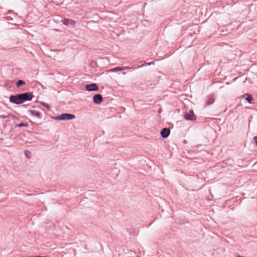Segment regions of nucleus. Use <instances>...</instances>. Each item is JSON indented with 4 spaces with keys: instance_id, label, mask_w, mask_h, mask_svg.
Masks as SVG:
<instances>
[{
    "instance_id": "nucleus-15",
    "label": "nucleus",
    "mask_w": 257,
    "mask_h": 257,
    "mask_svg": "<svg viewBox=\"0 0 257 257\" xmlns=\"http://www.w3.org/2000/svg\"><path fill=\"white\" fill-rule=\"evenodd\" d=\"M41 104L43 106L46 107L48 109H50V106H49V105L48 104H47V103H46L45 102H42Z\"/></svg>"
},
{
    "instance_id": "nucleus-17",
    "label": "nucleus",
    "mask_w": 257,
    "mask_h": 257,
    "mask_svg": "<svg viewBox=\"0 0 257 257\" xmlns=\"http://www.w3.org/2000/svg\"><path fill=\"white\" fill-rule=\"evenodd\" d=\"M253 140L254 141L255 144L257 146V137H254Z\"/></svg>"
},
{
    "instance_id": "nucleus-9",
    "label": "nucleus",
    "mask_w": 257,
    "mask_h": 257,
    "mask_svg": "<svg viewBox=\"0 0 257 257\" xmlns=\"http://www.w3.org/2000/svg\"><path fill=\"white\" fill-rule=\"evenodd\" d=\"M30 112L32 115L35 116L38 118H40L41 116V113L37 110H31L30 111Z\"/></svg>"
},
{
    "instance_id": "nucleus-18",
    "label": "nucleus",
    "mask_w": 257,
    "mask_h": 257,
    "mask_svg": "<svg viewBox=\"0 0 257 257\" xmlns=\"http://www.w3.org/2000/svg\"><path fill=\"white\" fill-rule=\"evenodd\" d=\"M28 257H47V256H43L38 255V256H29Z\"/></svg>"
},
{
    "instance_id": "nucleus-11",
    "label": "nucleus",
    "mask_w": 257,
    "mask_h": 257,
    "mask_svg": "<svg viewBox=\"0 0 257 257\" xmlns=\"http://www.w3.org/2000/svg\"><path fill=\"white\" fill-rule=\"evenodd\" d=\"M214 99L212 96H209L207 98L206 101V104L210 105L214 102Z\"/></svg>"
},
{
    "instance_id": "nucleus-13",
    "label": "nucleus",
    "mask_w": 257,
    "mask_h": 257,
    "mask_svg": "<svg viewBox=\"0 0 257 257\" xmlns=\"http://www.w3.org/2000/svg\"><path fill=\"white\" fill-rule=\"evenodd\" d=\"M16 126H17L18 127H23V126L28 127L29 124L28 123H20L16 124Z\"/></svg>"
},
{
    "instance_id": "nucleus-3",
    "label": "nucleus",
    "mask_w": 257,
    "mask_h": 257,
    "mask_svg": "<svg viewBox=\"0 0 257 257\" xmlns=\"http://www.w3.org/2000/svg\"><path fill=\"white\" fill-rule=\"evenodd\" d=\"M184 117L186 120H194L196 118L193 110H189L188 112L184 113Z\"/></svg>"
},
{
    "instance_id": "nucleus-16",
    "label": "nucleus",
    "mask_w": 257,
    "mask_h": 257,
    "mask_svg": "<svg viewBox=\"0 0 257 257\" xmlns=\"http://www.w3.org/2000/svg\"><path fill=\"white\" fill-rule=\"evenodd\" d=\"M8 117L7 115H0V118H6Z\"/></svg>"
},
{
    "instance_id": "nucleus-12",
    "label": "nucleus",
    "mask_w": 257,
    "mask_h": 257,
    "mask_svg": "<svg viewBox=\"0 0 257 257\" xmlns=\"http://www.w3.org/2000/svg\"><path fill=\"white\" fill-rule=\"evenodd\" d=\"M25 84L26 82L25 81L23 80H19V81H17L16 85L18 87H19L21 86L24 85Z\"/></svg>"
},
{
    "instance_id": "nucleus-10",
    "label": "nucleus",
    "mask_w": 257,
    "mask_h": 257,
    "mask_svg": "<svg viewBox=\"0 0 257 257\" xmlns=\"http://www.w3.org/2000/svg\"><path fill=\"white\" fill-rule=\"evenodd\" d=\"M243 97L245 98L249 103H251V101L252 100V97L251 95L245 93L243 95Z\"/></svg>"
},
{
    "instance_id": "nucleus-7",
    "label": "nucleus",
    "mask_w": 257,
    "mask_h": 257,
    "mask_svg": "<svg viewBox=\"0 0 257 257\" xmlns=\"http://www.w3.org/2000/svg\"><path fill=\"white\" fill-rule=\"evenodd\" d=\"M127 68H128L126 67H115L114 68L109 69L107 71L109 72H117V71H123V70H125V69H126Z\"/></svg>"
},
{
    "instance_id": "nucleus-19",
    "label": "nucleus",
    "mask_w": 257,
    "mask_h": 257,
    "mask_svg": "<svg viewBox=\"0 0 257 257\" xmlns=\"http://www.w3.org/2000/svg\"><path fill=\"white\" fill-rule=\"evenodd\" d=\"M152 64H154L153 62H150L147 64V65H151Z\"/></svg>"
},
{
    "instance_id": "nucleus-8",
    "label": "nucleus",
    "mask_w": 257,
    "mask_h": 257,
    "mask_svg": "<svg viewBox=\"0 0 257 257\" xmlns=\"http://www.w3.org/2000/svg\"><path fill=\"white\" fill-rule=\"evenodd\" d=\"M63 23L67 26L73 25L75 22L72 20L64 19L63 21Z\"/></svg>"
},
{
    "instance_id": "nucleus-20",
    "label": "nucleus",
    "mask_w": 257,
    "mask_h": 257,
    "mask_svg": "<svg viewBox=\"0 0 257 257\" xmlns=\"http://www.w3.org/2000/svg\"><path fill=\"white\" fill-rule=\"evenodd\" d=\"M133 254H134V255H131V256H130L129 257H139L138 256L135 255V254L134 253Z\"/></svg>"
},
{
    "instance_id": "nucleus-14",
    "label": "nucleus",
    "mask_w": 257,
    "mask_h": 257,
    "mask_svg": "<svg viewBox=\"0 0 257 257\" xmlns=\"http://www.w3.org/2000/svg\"><path fill=\"white\" fill-rule=\"evenodd\" d=\"M30 152L28 151H25V155L26 156V157L27 158H30Z\"/></svg>"
},
{
    "instance_id": "nucleus-5",
    "label": "nucleus",
    "mask_w": 257,
    "mask_h": 257,
    "mask_svg": "<svg viewBox=\"0 0 257 257\" xmlns=\"http://www.w3.org/2000/svg\"><path fill=\"white\" fill-rule=\"evenodd\" d=\"M170 134V130L169 128L165 127L161 132V135L163 138H167Z\"/></svg>"
},
{
    "instance_id": "nucleus-1",
    "label": "nucleus",
    "mask_w": 257,
    "mask_h": 257,
    "mask_svg": "<svg viewBox=\"0 0 257 257\" xmlns=\"http://www.w3.org/2000/svg\"><path fill=\"white\" fill-rule=\"evenodd\" d=\"M32 98L33 95L32 93L26 92L17 95L11 96L10 97V101L15 104H20L26 101H30Z\"/></svg>"
},
{
    "instance_id": "nucleus-6",
    "label": "nucleus",
    "mask_w": 257,
    "mask_h": 257,
    "mask_svg": "<svg viewBox=\"0 0 257 257\" xmlns=\"http://www.w3.org/2000/svg\"><path fill=\"white\" fill-rule=\"evenodd\" d=\"M93 100L95 103L100 104L102 100V97L99 94H95L93 97Z\"/></svg>"
},
{
    "instance_id": "nucleus-21",
    "label": "nucleus",
    "mask_w": 257,
    "mask_h": 257,
    "mask_svg": "<svg viewBox=\"0 0 257 257\" xmlns=\"http://www.w3.org/2000/svg\"><path fill=\"white\" fill-rule=\"evenodd\" d=\"M122 74H123V75H125V72H123V73H122Z\"/></svg>"
},
{
    "instance_id": "nucleus-4",
    "label": "nucleus",
    "mask_w": 257,
    "mask_h": 257,
    "mask_svg": "<svg viewBox=\"0 0 257 257\" xmlns=\"http://www.w3.org/2000/svg\"><path fill=\"white\" fill-rule=\"evenodd\" d=\"M86 90L88 91H96L98 89V87L95 83H91L85 86Z\"/></svg>"
},
{
    "instance_id": "nucleus-2",
    "label": "nucleus",
    "mask_w": 257,
    "mask_h": 257,
    "mask_svg": "<svg viewBox=\"0 0 257 257\" xmlns=\"http://www.w3.org/2000/svg\"><path fill=\"white\" fill-rule=\"evenodd\" d=\"M75 115L69 113H62L56 116L52 117L55 120H71L75 118Z\"/></svg>"
}]
</instances>
